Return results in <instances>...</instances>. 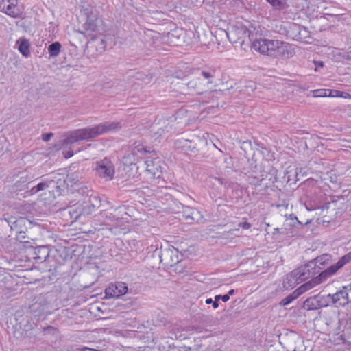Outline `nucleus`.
I'll use <instances>...</instances> for the list:
<instances>
[{
  "label": "nucleus",
  "mask_w": 351,
  "mask_h": 351,
  "mask_svg": "<svg viewBox=\"0 0 351 351\" xmlns=\"http://www.w3.org/2000/svg\"><path fill=\"white\" fill-rule=\"evenodd\" d=\"M0 11L13 17H21L24 12L23 5L19 4L18 0H0Z\"/></svg>",
  "instance_id": "20e7f679"
},
{
  "label": "nucleus",
  "mask_w": 351,
  "mask_h": 351,
  "mask_svg": "<svg viewBox=\"0 0 351 351\" xmlns=\"http://www.w3.org/2000/svg\"><path fill=\"white\" fill-rule=\"evenodd\" d=\"M329 276H330L328 274V271L324 270V271L321 272L319 276L312 278L309 281L300 286L298 289H296L297 292H298L300 295H302L304 292L323 282Z\"/></svg>",
  "instance_id": "423d86ee"
},
{
  "label": "nucleus",
  "mask_w": 351,
  "mask_h": 351,
  "mask_svg": "<svg viewBox=\"0 0 351 351\" xmlns=\"http://www.w3.org/2000/svg\"><path fill=\"white\" fill-rule=\"evenodd\" d=\"M233 293H234V290H233V289H231V290H230V291H228V294H229V295H230L233 294Z\"/></svg>",
  "instance_id": "7c9ffc66"
},
{
  "label": "nucleus",
  "mask_w": 351,
  "mask_h": 351,
  "mask_svg": "<svg viewBox=\"0 0 351 351\" xmlns=\"http://www.w3.org/2000/svg\"><path fill=\"white\" fill-rule=\"evenodd\" d=\"M351 261V252H348V254L343 256L339 261L335 264L329 267L326 271H328V274L330 276L334 274L338 269L342 267L343 265L347 264Z\"/></svg>",
  "instance_id": "1a4fd4ad"
},
{
  "label": "nucleus",
  "mask_w": 351,
  "mask_h": 351,
  "mask_svg": "<svg viewBox=\"0 0 351 351\" xmlns=\"http://www.w3.org/2000/svg\"><path fill=\"white\" fill-rule=\"evenodd\" d=\"M348 288L343 287L342 289L337 291L335 294H330L331 305L336 307L343 306L347 304L348 300Z\"/></svg>",
  "instance_id": "6e6552de"
},
{
  "label": "nucleus",
  "mask_w": 351,
  "mask_h": 351,
  "mask_svg": "<svg viewBox=\"0 0 351 351\" xmlns=\"http://www.w3.org/2000/svg\"><path fill=\"white\" fill-rule=\"evenodd\" d=\"M123 160H124V165H132V162H131L130 163L128 162V161L126 160H127V157H124Z\"/></svg>",
  "instance_id": "cd10ccee"
},
{
  "label": "nucleus",
  "mask_w": 351,
  "mask_h": 351,
  "mask_svg": "<svg viewBox=\"0 0 351 351\" xmlns=\"http://www.w3.org/2000/svg\"><path fill=\"white\" fill-rule=\"evenodd\" d=\"M215 299L216 300H219V299H221L223 302H226L229 300L230 296H229V294H225L223 295H218L215 297Z\"/></svg>",
  "instance_id": "4be33fe9"
},
{
  "label": "nucleus",
  "mask_w": 351,
  "mask_h": 351,
  "mask_svg": "<svg viewBox=\"0 0 351 351\" xmlns=\"http://www.w3.org/2000/svg\"><path fill=\"white\" fill-rule=\"evenodd\" d=\"M60 49L61 44L59 42H55L49 46L48 51L51 56L56 57L59 55Z\"/></svg>",
  "instance_id": "2eb2a0df"
},
{
  "label": "nucleus",
  "mask_w": 351,
  "mask_h": 351,
  "mask_svg": "<svg viewBox=\"0 0 351 351\" xmlns=\"http://www.w3.org/2000/svg\"><path fill=\"white\" fill-rule=\"evenodd\" d=\"M19 45V52L25 57H28L30 54V45L27 39H20L16 41Z\"/></svg>",
  "instance_id": "9b49d317"
},
{
  "label": "nucleus",
  "mask_w": 351,
  "mask_h": 351,
  "mask_svg": "<svg viewBox=\"0 0 351 351\" xmlns=\"http://www.w3.org/2000/svg\"><path fill=\"white\" fill-rule=\"evenodd\" d=\"M304 308L307 311L319 309V308L316 295L306 299L304 302Z\"/></svg>",
  "instance_id": "f8f14e48"
},
{
  "label": "nucleus",
  "mask_w": 351,
  "mask_h": 351,
  "mask_svg": "<svg viewBox=\"0 0 351 351\" xmlns=\"http://www.w3.org/2000/svg\"><path fill=\"white\" fill-rule=\"evenodd\" d=\"M317 302L319 304V308H324L331 305L330 302V294L328 295H320L318 294L316 295Z\"/></svg>",
  "instance_id": "ddd939ff"
},
{
  "label": "nucleus",
  "mask_w": 351,
  "mask_h": 351,
  "mask_svg": "<svg viewBox=\"0 0 351 351\" xmlns=\"http://www.w3.org/2000/svg\"><path fill=\"white\" fill-rule=\"evenodd\" d=\"M217 301H218V300H215V301L213 302V307L214 308H218V306H219V304H218Z\"/></svg>",
  "instance_id": "bb28decb"
},
{
  "label": "nucleus",
  "mask_w": 351,
  "mask_h": 351,
  "mask_svg": "<svg viewBox=\"0 0 351 351\" xmlns=\"http://www.w3.org/2000/svg\"><path fill=\"white\" fill-rule=\"evenodd\" d=\"M350 290H351V287L349 288Z\"/></svg>",
  "instance_id": "473e14b6"
},
{
  "label": "nucleus",
  "mask_w": 351,
  "mask_h": 351,
  "mask_svg": "<svg viewBox=\"0 0 351 351\" xmlns=\"http://www.w3.org/2000/svg\"><path fill=\"white\" fill-rule=\"evenodd\" d=\"M300 295L295 289L292 293L287 295L285 298L282 300L280 302L281 306H287L290 304L292 301L298 298Z\"/></svg>",
  "instance_id": "dca6fc26"
},
{
  "label": "nucleus",
  "mask_w": 351,
  "mask_h": 351,
  "mask_svg": "<svg viewBox=\"0 0 351 351\" xmlns=\"http://www.w3.org/2000/svg\"><path fill=\"white\" fill-rule=\"evenodd\" d=\"M251 47L260 54L273 58L287 59L294 54L292 45L278 39L256 38L252 41Z\"/></svg>",
  "instance_id": "f257e3e1"
},
{
  "label": "nucleus",
  "mask_w": 351,
  "mask_h": 351,
  "mask_svg": "<svg viewBox=\"0 0 351 351\" xmlns=\"http://www.w3.org/2000/svg\"><path fill=\"white\" fill-rule=\"evenodd\" d=\"M267 2H269L271 5L273 6H277L279 5L280 2L279 0H266Z\"/></svg>",
  "instance_id": "393cba45"
},
{
  "label": "nucleus",
  "mask_w": 351,
  "mask_h": 351,
  "mask_svg": "<svg viewBox=\"0 0 351 351\" xmlns=\"http://www.w3.org/2000/svg\"><path fill=\"white\" fill-rule=\"evenodd\" d=\"M27 223L28 221L27 219L20 217L14 222L12 228L16 232H17V230L19 229H24V228L26 227V224Z\"/></svg>",
  "instance_id": "f3484780"
},
{
  "label": "nucleus",
  "mask_w": 351,
  "mask_h": 351,
  "mask_svg": "<svg viewBox=\"0 0 351 351\" xmlns=\"http://www.w3.org/2000/svg\"><path fill=\"white\" fill-rule=\"evenodd\" d=\"M73 155V152H68L66 155H65V157L66 158H70Z\"/></svg>",
  "instance_id": "c85d7f7f"
},
{
  "label": "nucleus",
  "mask_w": 351,
  "mask_h": 351,
  "mask_svg": "<svg viewBox=\"0 0 351 351\" xmlns=\"http://www.w3.org/2000/svg\"><path fill=\"white\" fill-rule=\"evenodd\" d=\"M329 276H330L328 274V271L324 270V271L321 272L319 276L312 278L309 281L300 286L298 289H296L297 292H298L300 295H302L304 292L323 282Z\"/></svg>",
  "instance_id": "0eeeda50"
},
{
  "label": "nucleus",
  "mask_w": 351,
  "mask_h": 351,
  "mask_svg": "<svg viewBox=\"0 0 351 351\" xmlns=\"http://www.w3.org/2000/svg\"><path fill=\"white\" fill-rule=\"evenodd\" d=\"M128 287L123 282H117L109 284L105 289L106 297L108 298H119L125 294Z\"/></svg>",
  "instance_id": "39448f33"
},
{
  "label": "nucleus",
  "mask_w": 351,
  "mask_h": 351,
  "mask_svg": "<svg viewBox=\"0 0 351 351\" xmlns=\"http://www.w3.org/2000/svg\"><path fill=\"white\" fill-rule=\"evenodd\" d=\"M202 75L206 79L212 78L213 77V75L210 73L206 71H202Z\"/></svg>",
  "instance_id": "b1692460"
},
{
  "label": "nucleus",
  "mask_w": 351,
  "mask_h": 351,
  "mask_svg": "<svg viewBox=\"0 0 351 351\" xmlns=\"http://www.w3.org/2000/svg\"><path fill=\"white\" fill-rule=\"evenodd\" d=\"M293 351H295V350H293Z\"/></svg>",
  "instance_id": "72a5a7b5"
},
{
  "label": "nucleus",
  "mask_w": 351,
  "mask_h": 351,
  "mask_svg": "<svg viewBox=\"0 0 351 351\" xmlns=\"http://www.w3.org/2000/svg\"><path fill=\"white\" fill-rule=\"evenodd\" d=\"M328 97H341L345 99H351V95L349 93L337 90L328 89Z\"/></svg>",
  "instance_id": "4468645a"
},
{
  "label": "nucleus",
  "mask_w": 351,
  "mask_h": 351,
  "mask_svg": "<svg viewBox=\"0 0 351 351\" xmlns=\"http://www.w3.org/2000/svg\"><path fill=\"white\" fill-rule=\"evenodd\" d=\"M306 270L308 271V269L304 267L294 271V275L298 276L297 280L302 282L308 278V276H306Z\"/></svg>",
  "instance_id": "6ab92c4d"
},
{
  "label": "nucleus",
  "mask_w": 351,
  "mask_h": 351,
  "mask_svg": "<svg viewBox=\"0 0 351 351\" xmlns=\"http://www.w3.org/2000/svg\"><path fill=\"white\" fill-rule=\"evenodd\" d=\"M146 171L149 173L154 178L159 177L158 173H161V167L156 160H147Z\"/></svg>",
  "instance_id": "9d476101"
},
{
  "label": "nucleus",
  "mask_w": 351,
  "mask_h": 351,
  "mask_svg": "<svg viewBox=\"0 0 351 351\" xmlns=\"http://www.w3.org/2000/svg\"><path fill=\"white\" fill-rule=\"evenodd\" d=\"M206 304H210V303H213V300L211 298H208L206 300Z\"/></svg>",
  "instance_id": "c756f323"
},
{
  "label": "nucleus",
  "mask_w": 351,
  "mask_h": 351,
  "mask_svg": "<svg viewBox=\"0 0 351 351\" xmlns=\"http://www.w3.org/2000/svg\"><path fill=\"white\" fill-rule=\"evenodd\" d=\"M52 136V133L45 134L43 135V140L45 141H48Z\"/></svg>",
  "instance_id": "a878e982"
},
{
  "label": "nucleus",
  "mask_w": 351,
  "mask_h": 351,
  "mask_svg": "<svg viewBox=\"0 0 351 351\" xmlns=\"http://www.w3.org/2000/svg\"><path fill=\"white\" fill-rule=\"evenodd\" d=\"M96 176L101 180L109 182L114 179L115 175V167L112 161L108 158H104L96 162Z\"/></svg>",
  "instance_id": "7ed1b4c3"
},
{
  "label": "nucleus",
  "mask_w": 351,
  "mask_h": 351,
  "mask_svg": "<svg viewBox=\"0 0 351 351\" xmlns=\"http://www.w3.org/2000/svg\"><path fill=\"white\" fill-rule=\"evenodd\" d=\"M50 182H51V181L40 182V183L38 184L36 186L33 187L31 189V193L34 194L40 191H43V190L48 189L49 187Z\"/></svg>",
  "instance_id": "a211bd4d"
},
{
  "label": "nucleus",
  "mask_w": 351,
  "mask_h": 351,
  "mask_svg": "<svg viewBox=\"0 0 351 351\" xmlns=\"http://www.w3.org/2000/svg\"><path fill=\"white\" fill-rule=\"evenodd\" d=\"M27 230V227H25L24 229H19L16 232V239L23 243H28L27 241L25 240L26 238L25 232Z\"/></svg>",
  "instance_id": "aec40b11"
},
{
  "label": "nucleus",
  "mask_w": 351,
  "mask_h": 351,
  "mask_svg": "<svg viewBox=\"0 0 351 351\" xmlns=\"http://www.w3.org/2000/svg\"><path fill=\"white\" fill-rule=\"evenodd\" d=\"M311 93L313 97H328V89H316Z\"/></svg>",
  "instance_id": "412c9836"
},
{
  "label": "nucleus",
  "mask_w": 351,
  "mask_h": 351,
  "mask_svg": "<svg viewBox=\"0 0 351 351\" xmlns=\"http://www.w3.org/2000/svg\"><path fill=\"white\" fill-rule=\"evenodd\" d=\"M239 227L243 230H248L251 228V224L247 221L241 222L239 223Z\"/></svg>",
  "instance_id": "5701e85b"
},
{
  "label": "nucleus",
  "mask_w": 351,
  "mask_h": 351,
  "mask_svg": "<svg viewBox=\"0 0 351 351\" xmlns=\"http://www.w3.org/2000/svg\"><path fill=\"white\" fill-rule=\"evenodd\" d=\"M120 128L119 123L113 122L98 125L93 128L77 130L71 132L64 140L65 143H73L79 141L89 140L98 135L107 133Z\"/></svg>",
  "instance_id": "f03ea898"
},
{
  "label": "nucleus",
  "mask_w": 351,
  "mask_h": 351,
  "mask_svg": "<svg viewBox=\"0 0 351 351\" xmlns=\"http://www.w3.org/2000/svg\"><path fill=\"white\" fill-rule=\"evenodd\" d=\"M319 65H320L321 66H323V63H322V62H320V63H319Z\"/></svg>",
  "instance_id": "2f4dec72"
}]
</instances>
